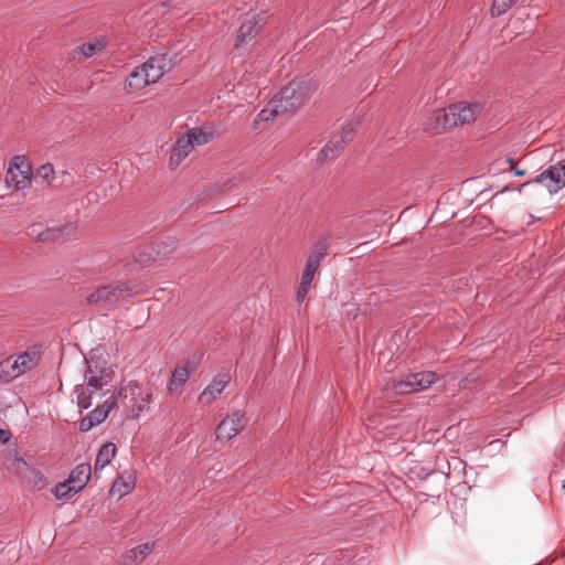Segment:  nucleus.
I'll list each match as a JSON object with an SVG mask.
<instances>
[{"instance_id": "412c9836", "label": "nucleus", "mask_w": 565, "mask_h": 565, "mask_svg": "<svg viewBox=\"0 0 565 565\" xmlns=\"http://www.w3.org/2000/svg\"><path fill=\"white\" fill-rule=\"evenodd\" d=\"M90 478V465L79 463L70 473L68 482H71L78 492L85 488Z\"/></svg>"}, {"instance_id": "c9c22d12", "label": "nucleus", "mask_w": 565, "mask_h": 565, "mask_svg": "<svg viewBox=\"0 0 565 565\" xmlns=\"http://www.w3.org/2000/svg\"><path fill=\"white\" fill-rule=\"evenodd\" d=\"M75 392L77 393V405L81 409H87L92 405V395L94 392H88L86 388H79L76 386Z\"/></svg>"}, {"instance_id": "f03ea898", "label": "nucleus", "mask_w": 565, "mask_h": 565, "mask_svg": "<svg viewBox=\"0 0 565 565\" xmlns=\"http://www.w3.org/2000/svg\"><path fill=\"white\" fill-rule=\"evenodd\" d=\"M121 390H127V398L122 397L119 404L130 409L131 417L136 418L149 408V404L152 402V393L146 392L142 395L141 386L138 382L130 381L128 385Z\"/></svg>"}, {"instance_id": "bb28decb", "label": "nucleus", "mask_w": 565, "mask_h": 565, "mask_svg": "<svg viewBox=\"0 0 565 565\" xmlns=\"http://www.w3.org/2000/svg\"><path fill=\"white\" fill-rule=\"evenodd\" d=\"M116 455V445L113 443H106L103 445L96 456L95 461V473L98 470L105 468L114 459Z\"/></svg>"}, {"instance_id": "c85d7f7f", "label": "nucleus", "mask_w": 565, "mask_h": 565, "mask_svg": "<svg viewBox=\"0 0 565 565\" xmlns=\"http://www.w3.org/2000/svg\"><path fill=\"white\" fill-rule=\"evenodd\" d=\"M315 273L310 271L309 269H303L302 271V275H301V279H300V284H299V287L297 289V294H296V300L297 302L301 303L307 295H308V291L311 287V282L315 278Z\"/></svg>"}, {"instance_id": "2eb2a0df", "label": "nucleus", "mask_w": 565, "mask_h": 565, "mask_svg": "<svg viewBox=\"0 0 565 565\" xmlns=\"http://www.w3.org/2000/svg\"><path fill=\"white\" fill-rule=\"evenodd\" d=\"M107 286L110 297L116 299V303L125 300L126 298L142 295L145 292V286L138 282H119Z\"/></svg>"}, {"instance_id": "c03bdc74", "label": "nucleus", "mask_w": 565, "mask_h": 565, "mask_svg": "<svg viewBox=\"0 0 565 565\" xmlns=\"http://www.w3.org/2000/svg\"><path fill=\"white\" fill-rule=\"evenodd\" d=\"M516 177H523L525 174V170H520L515 167L514 170H512Z\"/></svg>"}, {"instance_id": "a878e982", "label": "nucleus", "mask_w": 565, "mask_h": 565, "mask_svg": "<svg viewBox=\"0 0 565 565\" xmlns=\"http://www.w3.org/2000/svg\"><path fill=\"white\" fill-rule=\"evenodd\" d=\"M154 543L147 542L143 544H139L138 546L129 550L125 555V565H128L130 562H141L143 561L153 550Z\"/></svg>"}, {"instance_id": "4468645a", "label": "nucleus", "mask_w": 565, "mask_h": 565, "mask_svg": "<svg viewBox=\"0 0 565 565\" xmlns=\"http://www.w3.org/2000/svg\"><path fill=\"white\" fill-rule=\"evenodd\" d=\"M328 248H329V238L324 237V236L319 237L315 242V244L310 250V254L307 258L305 268L309 269L310 271L316 274L321 265L322 259L328 254Z\"/></svg>"}, {"instance_id": "ea45409f", "label": "nucleus", "mask_w": 565, "mask_h": 565, "mask_svg": "<svg viewBox=\"0 0 565 565\" xmlns=\"http://www.w3.org/2000/svg\"><path fill=\"white\" fill-rule=\"evenodd\" d=\"M248 179H249V177H248V175L238 174V175H236V177H234V178L230 179V180L225 183V186H226L227 189H233V188H235L237 184H239V183H242V182H244V181H246V180H248Z\"/></svg>"}, {"instance_id": "4be33fe9", "label": "nucleus", "mask_w": 565, "mask_h": 565, "mask_svg": "<svg viewBox=\"0 0 565 565\" xmlns=\"http://www.w3.org/2000/svg\"><path fill=\"white\" fill-rule=\"evenodd\" d=\"M103 49L104 43L100 41L84 43L72 52V60L78 63L84 62L86 58L95 55Z\"/></svg>"}, {"instance_id": "423d86ee", "label": "nucleus", "mask_w": 565, "mask_h": 565, "mask_svg": "<svg viewBox=\"0 0 565 565\" xmlns=\"http://www.w3.org/2000/svg\"><path fill=\"white\" fill-rule=\"evenodd\" d=\"M532 182L543 183L550 193L557 192L559 189L565 186V160L555 166H551L548 169L536 175ZM530 183L531 181H527L523 183L522 186Z\"/></svg>"}, {"instance_id": "a18cd8bd", "label": "nucleus", "mask_w": 565, "mask_h": 565, "mask_svg": "<svg viewBox=\"0 0 565 565\" xmlns=\"http://www.w3.org/2000/svg\"><path fill=\"white\" fill-rule=\"evenodd\" d=\"M508 162L510 164V170H514L516 167L515 161L512 158H508Z\"/></svg>"}, {"instance_id": "49530a36", "label": "nucleus", "mask_w": 565, "mask_h": 565, "mask_svg": "<svg viewBox=\"0 0 565 565\" xmlns=\"http://www.w3.org/2000/svg\"><path fill=\"white\" fill-rule=\"evenodd\" d=\"M265 114H266V110H262L259 115L264 116Z\"/></svg>"}, {"instance_id": "7c9ffc66", "label": "nucleus", "mask_w": 565, "mask_h": 565, "mask_svg": "<svg viewBox=\"0 0 565 565\" xmlns=\"http://www.w3.org/2000/svg\"><path fill=\"white\" fill-rule=\"evenodd\" d=\"M387 387L394 392V394L403 395L416 392L409 375L405 380H392L387 383Z\"/></svg>"}, {"instance_id": "58836bf2", "label": "nucleus", "mask_w": 565, "mask_h": 565, "mask_svg": "<svg viewBox=\"0 0 565 565\" xmlns=\"http://www.w3.org/2000/svg\"><path fill=\"white\" fill-rule=\"evenodd\" d=\"M43 225L40 224V223H35V224H32L31 226L28 227V236L31 237L32 239H34L35 242H38L39 237H40V234H41V231L43 230Z\"/></svg>"}, {"instance_id": "f8f14e48", "label": "nucleus", "mask_w": 565, "mask_h": 565, "mask_svg": "<svg viewBox=\"0 0 565 565\" xmlns=\"http://www.w3.org/2000/svg\"><path fill=\"white\" fill-rule=\"evenodd\" d=\"M141 67L146 71L151 84L157 83L170 68V61L166 55L149 57Z\"/></svg>"}, {"instance_id": "37998d69", "label": "nucleus", "mask_w": 565, "mask_h": 565, "mask_svg": "<svg viewBox=\"0 0 565 565\" xmlns=\"http://www.w3.org/2000/svg\"><path fill=\"white\" fill-rule=\"evenodd\" d=\"M11 437H12V435L9 430H4V429L0 428V443L1 444L8 443Z\"/></svg>"}, {"instance_id": "f257e3e1", "label": "nucleus", "mask_w": 565, "mask_h": 565, "mask_svg": "<svg viewBox=\"0 0 565 565\" xmlns=\"http://www.w3.org/2000/svg\"><path fill=\"white\" fill-rule=\"evenodd\" d=\"M317 85L312 79H294L285 85L278 96L271 100L270 115L295 114L316 92Z\"/></svg>"}, {"instance_id": "0eeeda50", "label": "nucleus", "mask_w": 565, "mask_h": 565, "mask_svg": "<svg viewBox=\"0 0 565 565\" xmlns=\"http://www.w3.org/2000/svg\"><path fill=\"white\" fill-rule=\"evenodd\" d=\"M246 425L247 418L244 413L236 411L220 422L215 430L216 439L228 441L238 435Z\"/></svg>"}, {"instance_id": "b1692460", "label": "nucleus", "mask_w": 565, "mask_h": 565, "mask_svg": "<svg viewBox=\"0 0 565 565\" xmlns=\"http://www.w3.org/2000/svg\"><path fill=\"white\" fill-rule=\"evenodd\" d=\"M40 360V353L36 351H25L14 359L19 375L34 369Z\"/></svg>"}, {"instance_id": "c756f323", "label": "nucleus", "mask_w": 565, "mask_h": 565, "mask_svg": "<svg viewBox=\"0 0 565 565\" xmlns=\"http://www.w3.org/2000/svg\"><path fill=\"white\" fill-rule=\"evenodd\" d=\"M19 376L15 362L12 356L0 361V379L9 382Z\"/></svg>"}, {"instance_id": "79ce46f5", "label": "nucleus", "mask_w": 565, "mask_h": 565, "mask_svg": "<svg viewBox=\"0 0 565 565\" xmlns=\"http://www.w3.org/2000/svg\"><path fill=\"white\" fill-rule=\"evenodd\" d=\"M95 426V424L93 423V420L90 419V417L88 415H86L85 417H83L79 422V425H78V429L81 431H88L89 429H92L93 427Z\"/></svg>"}, {"instance_id": "f704fd0d", "label": "nucleus", "mask_w": 565, "mask_h": 565, "mask_svg": "<svg viewBox=\"0 0 565 565\" xmlns=\"http://www.w3.org/2000/svg\"><path fill=\"white\" fill-rule=\"evenodd\" d=\"M519 0H493L491 7V14L493 17H499L505 13L510 8H512Z\"/></svg>"}, {"instance_id": "473e14b6", "label": "nucleus", "mask_w": 565, "mask_h": 565, "mask_svg": "<svg viewBox=\"0 0 565 565\" xmlns=\"http://www.w3.org/2000/svg\"><path fill=\"white\" fill-rule=\"evenodd\" d=\"M52 492L57 500H63L73 497L78 492V490H76V488L68 482V479H66L65 481L57 483Z\"/></svg>"}, {"instance_id": "aec40b11", "label": "nucleus", "mask_w": 565, "mask_h": 565, "mask_svg": "<svg viewBox=\"0 0 565 565\" xmlns=\"http://www.w3.org/2000/svg\"><path fill=\"white\" fill-rule=\"evenodd\" d=\"M355 136V127L353 124H347L342 127L341 131L334 134L330 140L327 142L331 145V148H334L337 153H340L348 143H350Z\"/></svg>"}, {"instance_id": "20e7f679", "label": "nucleus", "mask_w": 565, "mask_h": 565, "mask_svg": "<svg viewBox=\"0 0 565 565\" xmlns=\"http://www.w3.org/2000/svg\"><path fill=\"white\" fill-rule=\"evenodd\" d=\"M31 180L32 172L30 164L23 157H14L6 175L8 185H13L15 190H22L31 184Z\"/></svg>"}, {"instance_id": "f3484780", "label": "nucleus", "mask_w": 565, "mask_h": 565, "mask_svg": "<svg viewBox=\"0 0 565 565\" xmlns=\"http://www.w3.org/2000/svg\"><path fill=\"white\" fill-rule=\"evenodd\" d=\"M193 145L185 135L179 137L171 149L169 167L175 169L180 166L184 158L192 151Z\"/></svg>"}, {"instance_id": "72a5a7b5", "label": "nucleus", "mask_w": 565, "mask_h": 565, "mask_svg": "<svg viewBox=\"0 0 565 565\" xmlns=\"http://www.w3.org/2000/svg\"><path fill=\"white\" fill-rule=\"evenodd\" d=\"M185 137H188L190 139V141L193 146L194 145H198V146L205 145L211 139L210 136H207L200 128H193V129L188 130V132L185 134Z\"/></svg>"}, {"instance_id": "a19ab883", "label": "nucleus", "mask_w": 565, "mask_h": 565, "mask_svg": "<svg viewBox=\"0 0 565 565\" xmlns=\"http://www.w3.org/2000/svg\"><path fill=\"white\" fill-rule=\"evenodd\" d=\"M158 260L157 257L152 258L150 254H147L146 252H141L137 255L136 257V262L139 263L140 265H148L150 264V262H156Z\"/></svg>"}, {"instance_id": "6e6552de", "label": "nucleus", "mask_w": 565, "mask_h": 565, "mask_svg": "<svg viewBox=\"0 0 565 565\" xmlns=\"http://www.w3.org/2000/svg\"><path fill=\"white\" fill-rule=\"evenodd\" d=\"M85 381L88 392L102 390L111 381V371L106 366L105 361H93L87 365Z\"/></svg>"}, {"instance_id": "dca6fc26", "label": "nucleus", "mask_w": 565, "mask_h": 565, "mask_svg": "<svg viewBox=\"0 0 565 565\" xmlns=\"http://www.w3.org/2000/svg\"><path fill=\"white\" fill-rule=\"evenodd\" d=\"M122 397L127 398V390H119L116 395L111 396L102 405H98L88 414L95 426L103 423L107 418L109 412L118 406L119 401H121Z\"/></svg>"}, {"instance_id": "2f4dec72", "label": "nucleus", "mask_w": 565, "mask_h": 565, "mask_svg": "<svg viewBox=\"0 0 565 565\" xmlns=\"http://www.w3.org/2000/svg\"><path fill=\"white\" fill-rule=\"evenodd\" d=\"M135 487L134 480L128 477V480H126L122 476L118 477L110 489L111 493H118V498H121L126 494H128Z\"/></svg>"}, {"instance_id": "cd10ccee", "label": "nucleus", "mask_w": 565, "mask_h": 565, "mask_svg": "<svg viewBox=\"0 0 565 565\" xmlns=\"http://www.w3.org/2000/svg\"><path fill=\"white\" fill-rule=\"evenodd\" d=\"M408 375L413 382L416 392L428 388L431 384H434L437 381L436 373L430 371L411 373Z\"/></svg>"}, {"instance_id": "6ab92c4d", "label": "nucleus", "mask_w": 565, "mask_h": 565, "mask_svg": "<svg viewBox=\"0 0 565 565\" xmlns=\"http://www.w3.org/2000/svg\"><path fill=\"white\" fill-rule=\"evenodd\" d=\"M194 367L190 366V363L177 366L171 374V379L168 384V391L170 393L180 392L183 385L188 382Z\"/></svg>"}, {"instance_id": "9d476101", "label": "nucleus", "mask_w": 565, "mask_h": 565, "mask_svg": "<svg viewBox=\"0 0 565 565\" xmlns=\"http://www.w3.org/2000/svg\"><path fill=\"white\" fill-rule=\"evenodd\" d=\"M428 129L434 134H441L445 130L456 127L457 121L451 105L447 108H439L431 113L428 118Z\"/></svg>"}, {"instance_id": "1a4fd4ad", "label": "nucleus", "mask_w": 565, "mask_h": 565, "mask_svg": "<svg viewBox=\"0 0 565 565\" xmlns=\"http://www.w3.org/2000/svg\"><path fill=\"white\" fill-rule=\"evenodd\" d=\"M264 24L265 21L260 17L246 18L237 31L235 47L253 42L260 33Z\"/></svg>"}, {"instance_id": "4c0bfd02", "label": "nucleus", "mask_w": 565, "mask_h": 565, "mask_svg": "<svg viewBox=\"0 0 565 565\" xmlns=\"http://www.w3.org/2000/svg\"><path fill=\"white\" fill-rule=\"evenodd\" d=\"M338 154L339 153L334 151V148H331V145L326 143V146L318 153L317 161L320 164H323L327 161L334 159Z\"/></svg>"}, {"instance_id": "de8ad7c7", "label": "nucleus", "mask_w": 565, "mask_h": 565, "mask_svg": "<svg viewBox=\"0 0 565 565\" xmlns=\"http://www.w3.org/2000/svg\"><path fill=\"white\" fill-rule=\"evenodd\" d=\"M562 490L564 491L565 493V482L562 484Z\"/></svg>"}, {"instance_id": "9b49d317", "label": "nucleus", "mask_w": 565, "mask_h": 565, "mask_svg": "<svg viewBox=\"0 0 565 565\" xmlns=\"http://www.w3.org/2000/svg\"><path fill=\"white\" fill-rule=\"evenodd\" d=\"M230 381L231 375L227 372L216 374L212 383L200 394L199 402L202 404L212 403L220 394H222Z\"/></svg>"}, {"instance_id": "5701e85b", "label": "nucleus", "mask_w": 565, "mask_h": 565, "mask_svg": "<svg viewBox=\"0 0 565 565\" xmlns=\"http://www.w3.org/2000/svg\"><path fill=\"white\" fill-rule=\"evenodd\" d=\"M179 241L174 237H166L153 244L152 250L156 253L158 260L168 258L178 249Z\"/></svg>"}, {"instance_id": "a211bd4d", "label": "nucleus", "mask_w": 565, "mask_h": 565, "mask_svg": "<svg viewBox=\"0 0 565 565\" xmlns=\"http://www.w3.org/2000/svg\"><path fill=\"white\" fill-rule=\"evenodd\" d=\"M151 82L146 71L140 66H137L126 78L124 88L128 94H134L146 86L150 85Z\"/></svg>"}, {"instance_id": "39448f33", "label": "nucleus", "mask_w": 565, "mask_h": 565, "mask_svg": "<svg viewBox=\"0 0 565 565\" xmlns=\"http://www.w3.org/2000/svg\"><path fill=\"white\" fill-rule=\"evenodd\" d=\"M35 182H41L46 188L58 189L72 184V177L66 171L55 172L52 163L40 166L34 174Z\"/></svg>"}, {"instance_id": "393cba45", "label": "nucleus", "mask_w": 565, "mask_h": 565, "mask_svg": "<svg viewBox=\"0 0 565 565\" xmlns=\"http://www.w3.org/2000/svg\"><path fill=\"white\" fill-rule=\"evenodd\" d=\"M87 302L89 305H99V306H114L116 305V299L110 297V292L108 290V286H100L92 291L87 298Z\"/></svg>"}, {"instance_id": "e433bc0d", "label": "nucleus", "mask_w": 565, "mask_h": 565, "mask_svg": "<svg viewBox=\"0 0 565 565\" xmlns=\"http://www.w3.org/2000/svg\"><path fill=\"white\" fill-rule=\"evenodd\" d=\"M62 237L60 228H43L38 242H55Z\"/></svg>"}, {"instance_id": "ddd939ff", "label": "nucleus", "mask_w": 565, "mask_h": 565, "mask_svg": "<svg viewBox=\"0 0 565 565\" xmlns=\"http://www.w3.org/2000/svg\"><path fill=\"white\" fill-rule=\"evenodd\" d=\"M451 107L455 114L457 126L475 121L482 113V105L478 103L468 104L460 102L452 104Z\"/></svg>"}, {"instance_id": "7ed1b4c3", "label": "nucleus", "mask_w": 565, "mask_h": 565, "mask_svg": "<svg viewBox=\"0 0 565 565\" xmlns=\"http://www.w3.org/2000/svg\"><path fill=\"white\" fill-rule=\"evenodd\" d=\"M10 469L20 478L30 490H41L46 484V479L43 473L31 467L23 458L15 456L11 463Z\"/></svg>"}]
</instances>
